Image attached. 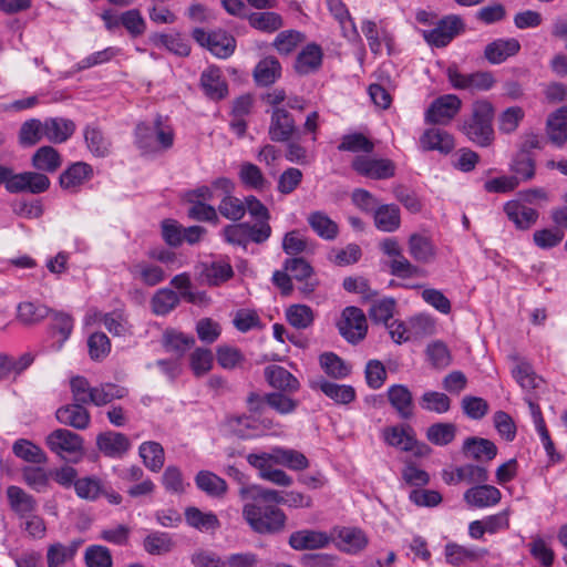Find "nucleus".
<instances>
[{
    "mask_svg": "<svg viewBox=\"0 0 567 567\" xmlns=\"http://www.w3.org/2000/svg\"><path fill=\"white\" fill-rule=\"evenodd\" d=\"M377 229L383 233H393L401 226V213L395 204L380 205L373 213Z\"/></svg>",
    "mask_w": 567,
    "mask_h": 567,
    "instance_id": "obj_31",
    "label": "nucleus"
},
{
    "mask_svg": "<svg viewBox=\"0 0 567 567\" xmlns=\"http://www.w3.org/2000/svg\"><path fill=\"white\" fill-rule=\"evenodd\" d=\"M352 168L359 174L372 179H388L395 175L396 166L389 158H373L369 156H355Z\"/></svg>",
    "mask_w": 567,
    "mask_h": 567,
    "instance_id": "obj_9",
    "label": "nucleus"
},
{
    "mask_svg": "<svg viewBox=\"0 0 567 567\" xmlns=\"http://www.w3.org/2000/svg\"><path fill=\"white\" fill-rule=\"evenodd\" d=\"M319 389L338 404H349L355 399V391L351 385L322 381Z\"/></svg>",
    "mask_w": 567,
    "mask_h": 567,
    "instance_id": "obj_53",
    "label": "nucleus"
},
{
    "mask_svg": "<svg viewBox=\"0 0 567 567\" xmlns=\"http://www.w3.org/2000/svg\"><path fill=\"white\" fill-rule=\"evenodd\" d=\"M140 456L143 458V462L146 467H148L153 472H158L164 465V449L157 442L150 441L141 444Z\"/></svg>",
    "mask_w": 567,
    "mask_h": 567,
    "instance_id": "obj_49",
    "label": "nucleus"
},
{
    "mask_svg": "<svg viewBox=\"0 0 567 567\" xmlns=\"http://www.w3.org/2000/svg\"><path fill=\"white\" fill-rule=\"evenodd\" d=\"M192 35L200 47L208 49L219 59L229 58L236 48L234 37L221 30L207 32L202 28H196Z\"/></svg>",
    "mask_w": 567,
    "mask_h": 567,
    "instance_id": "obj_5",
    "label": "nucleus"
},
{
    "mask_svg": "<svg viewBox=\"0 0 567 567\" xmlns=\"http://www.w3.org/2000/svg\"><path fill=\"white\" fill-rule=\"evenodd\" d=\"M504 212L519 229H528L538 218V213L532 207L523 205L519 200H509L504 205Z\"/></svg>",
    "mask_w": 567,
    "mask_h": 567,
    "instance_id": "obj_29",
    "label": "nucleus"
},
{
    "mask_svg": "<svg viewBox=\"0 0 567 567\" xmlns=\"http://www.w3.org/2000/svg\"><path fill=\"white\" fill-rule=\"evenodd\" d=\"M233 275L234 271L230 264L225 261L205 264L202 271L203 280L209 286H218L230 279Z\"/></svg>",
    "mask_w": 567,
    "mask_h": 567,
    "instance_id": "obj_46",
    "label": "nucleus"
},
{
    "mask_svg": "<svg viewBox=\"0 0 567 567\" xmlns=\"http://www.w3.org/2000/svg\"><path fill=\"white\" fill-rule=\"evenodd\" d=\"M463 30L464 23L458 16H447L435 23L434 29L423 30L422 35L430 45L443 48Z\"/></svg>",
    "mask_w": 567,
    "mask_h": 567,
    "instance_id": "obj_8",
    "label": "nucleus"
},
{
    "mask_svg": "<svg viewBox=\"0 0 567 567\" xmlns=\"http://www.w3.org/2000/svg\"><path fill=\"white\" fill-rule=\"evenodd\" d=\"M127 394V389L113 383H104L93 388L90 402L96 406L111 403L114 400L123 399Z\"/></svg>",
    "mask_w": 567,
    "mask_h": 567,
    "instance_id": "obj_45",
    "label": "nucleus"
},
{
    "mask_svg": "<svg viewBox=\"0 0 567 567\" xmlns=\"http://www.w3.org/2000/svg\"><path fill=\"white\" fill-rule=\"evenodd\" d=\"M32 166L40 173H54L62 165V157L53 146H41L31 158Z\"/></svg>",
    "mask_w": 567,
    "mask_h": 567,
    "instance_id": "obj_34",
    "label": "nucleus"
},
{
    "mask_svg": "<svg viewBox=\"0 0 567 567\" xmlns=\"http://www.w3.org/2000/svg\"><path fill=\"white\" fill-rule=\"evenodd\" d=\"M388 400L401 419L409 420L413 416V398L405 385H391L388 389Z\"/></svg>",
    "mask_w": 567,
    "mask_h": 567,
    "instance_id": "obj_27",
    "label": "nucleus"
},
{
    "mask_svg": "<svg viewBox=\"0 0 567 567\" xmlns=\"http://www.w3.org/2000/svg\"><path fill=\"white\" fill-rule=\"evenodd\" d=\"M463 498L470 507L486 508L497 505L502 499V493L493 485L477 483L465 491Z\"/></svg>",
    "mask_w": 567,
    "mask_h": 567,
    "instance_id": "obj_14",
    "label": "nucleus"
},
{
    "mask_svg": "<svg viewBox=\"0 0 567 567\" xmlns=\"http://www.w3.org/2000/svg\"><path fill=\"white\" fill-rule=\"evenodd\" d=\"M128 271L134 280L150 287L163 282L166 278L162 267L145 260L134 262L130 266Z\"/></svg>",
    "mask_w": 567,
    "mask_h": 567,
    "instance_id": "obj_26",
    "label": "nucleus"
},
{
    "mask_svg": "<svg viewBox=\"0 0 567 567\" xmlns=\"http://www.w3.org/2000/svg\"><path fill=\"white\" fill-rule=\"evenodd\" d=\"M463 453L478 462H488L496 456L497 447L487 439L468 437L464 441Z\"/></svg>",
    "mask_w": 567,
    "mask_h": 567,
    "instance_id": "obj_33",
    "label": "nucleus"
},
{
    "mask_svg": "<svg viewBox=\"0 0 567 567\" xmlns=\"http://www.w3.org/2000/svg\"><path fill=\"white\" fill-rule=\"evenodd\" d=\"M296 128L291 114L282 109L275 107L271 112L268 134L274 142H286L293 134Z\"/></svg>",
    "mask_w": 567,
    "mask_h": 567,
    "instance_id": "obj_15",
    "label": "nucleus"
},
{
    "mask_svg": "<svg viewBox=\"0 0 567 567\" xmlns=\"http://www.w3.org/2000/svg\"><path fill=\"white\" fill-rule=\"evenodd\" d=\"M275 464L282 465L292 471H302L309 467V461L305 454L292 449L276 446Z\"/></svg>",
    "mask_w": 567,
    "mask_h": 567,
    "instance_id": "obj_43",
    "label": "nucleus"
},
{
    "mask_svg": "<svg viewBox=\"0 0 567 567\" xmlns=\"http://www.w3.org/2000/svg\"><path fill=\"white\" fill-rule=\"evenodd\" d=\"M546 134L548 140L558 147L567 142V106L556 110L548 116Z\"/></svg>",
    "mask_w": 567,
    "mask_h": 567,
    "instance_id": "obj_28",
    "label": "nucleus"
},
{
    "mask_svg": "<svg viewBox=\"0 0 567 567\" xmlns=\"http://www.w3.org/2000/svg\"><path fill=\"white\" fill-rule=\"evenodd\" d=\"M265 378L268 383L278 390L296 392L300 383L288 370L280 365H269L265 369Z\"/></svg>",
    "mask_w": 567,
    "mask_h": 567,
    "instance_id": "obj_35",
    "label": "nucleus"
},
{
    "mask_svg": "<svg viewBox=\"0 0 567 567\" xmlns=\"http://www.w3.org/2000/svg\"><path fill=\"white\" fill-rule=\"evenodd\" d=\"M339 331L349 342L361 341L367 334V319L363 311L357 307H347L338 323Z\"/></svg>",
    "mask_w": 567,
    "mask_h": 567,
    "instance_id": "obj_10",
    "label": "nucleus"
},
{
    "mask_svg": "<svg viewBox=\"0 0 567 567\" xmlns=\"http://www.w3.org/2000/svg\"><path fill=\"white\" fill-rule=\"evenodd\" d=\"M281 74V66L277 59L268 56L262 59L254 70V78L259 85L272 84Z\"/></svg>",
    "mask_w": 567,
    "mask_h": 567,
    "instance_id": "obj_44",
    "label": "nucleus"
},
{
    "mask_svg": "<svg viewBox=\"0 0 567 567\" xmlns=\"http://www.w3.org/2000/svg\"><path fill=\"white\" fill-rule=\"evenodd\" d=\"M322 62V51L317 44H308L297 56L295 69L299 74L316 71Z\"/></svg>",
    "mask_w": 567,
    "mask_h": 567,
    "instance_id": "obj_39",
    "label": "nucleus"
},
{
    "mask_svg": "<svg viewBox=\"0 0 567 567\" xmlns=\"http://www.w3.org/2000/svg\"><path fill=\"white\" fill-rule=\"evenodd\" d=\"M44 138V121L30 118L22 123L19 130V143L22 146H33Z\"/></svg>",
    "mask_w": 567,
    "mask_h": 567,
    "instance_id": "obj_51",
    "label": "nucleus"
},
{
    "mask_svg": "<svg viewBox=\"0 0 567 567\" xmlns=\"http://www.w3.org/2000/svg\"><path fill=\"white\" fill-rule=\"evenodd\" d=\"M200 85L206 95L212 100H221L228 93L221 71L216 66H210L202 73Z\"/></svg>",
    "mask_w": 567,
    "mask_h": 567,
    "instance_id": "obj_30",
    "label": "nucleus"
},
{
    "mask_svg": "<svg viewBox=\"0 0 567 567\" xmlns=\"http://www.w3.org/2000/svg\"><path fill=\"white\" fill-rule=\"evenodd\" d=\"M285 270L298 281H306L301 287V291L310 293L316 288V282L308 281L312 275V267L303 258H292L285 262Z\"/></svg>",
    "mask_w": 567,
    "mask_h": 567,
    "instance_id": "obj_40",
    "label": "nucleus"
},
{
    "mask_svg": "<svg viewBox=\"0 0 567 567\" xmlns=\"http://www.w3.org/2000/svg\"><path fill=\"white\" fill-rule=\"evenodd\" d=\"M16 456L29 463L44 464L48 462V456L44 451L38 445L28 440H18L12 446Z\"/></svg>",
    "mask_w": 567,
    "mask_h": 567,
    "instance_id": "obj_50",
    "label": "nucleus"
},
{
    "mask_svg": "<svg viewBox=\"0 0 567 567\" xmlns=\"http://www.w3.org/2000/svg\"><path fill=\"white\" fill-rule=\"evenodd\" d=\"M494 106L487 100H477L472 104L471 113L460 125V131L474 144L487 147L494 141Z\"/></svg>",
    "mask_w": 567,
    "mask_h": 567,
    "instance_id": "obj_1",
    "label": "nucleus"
},
{
    "mask_svg": "<svg viewBox=\"0 0 567 567\" xmlns=\"http://www.w3.org/2000/svg\"><path fill=\"white\" fill-rule=\"evenodd\" d=\"M93 176V168L84 162H76L68 167L60 176L62 188L76 192L78 188Z\"/></svg>",
    "mask_w": 567,
    "mask_h": 567,
    "instance_id": "obj_24",
    "label": "nucleus"
},
{
    "mask_svg": "<svg viewBox=\"0 0 567 567\" xmlns=\"http://www.w3.org/2000/svg\"><path fill=\"white\" fill-rule=\"evenodd\" d=\"M319 361L323 371L334 379L346 378L350 373V367L332 352L321 354Z\"/></svg>",
    "mask_w": 567,
    "mask_h": 567,
    "instance_id": "obj_58",
    "label": "nucleus"
},
{
    "mask_svg": "<svg viewBox=\"0 0 567 567\" xmlns=\"http://www.w3.org/2000/svg\"><path fill=\"white\" fill-rule=\"evenodd\" d=\"M83 134L86 146L93 155L104 157L110 153L111 143L99 127L86 125Z\"/></svg>",
    "mask_w": 567,
    "mask_h": 567,
    "instance_id": "obj_47",
    "label": "nucleus"
},
{
    "mask_svg": "<svg viewBox=\"0 0 567 567\" xmlns=\"http://www.w3.org/2000/svg\"><path fill=\"white\" fill-rule=\"evenodd\" d=\"M383 439L386 444L405 452H412L416 456H424L430 452L426 444L416 440L415 432L409 424L385 427Z\"/></svg>",
    "mask_w": 567,
    "mask_h": 567,
    "instance_id": "obj_4",
    "label": "nucleus"
},
{
    "mask_svg": "<svg viewBox=\"0 0 567 567\" xmlns=\"http://www.w3.org/2000/svg\"><path fill=\"white\" fill-rule=\"evenodd\" d=\"M456 425L453 423H434L426 430V439L434 445L445 446L454 441Z\"/></svg>",
    "mask_w": 567,
    "mask_h": 567,
    "instance_id": "obj_55",
    "label": "nucleus"
},
{
    "mask_svg": "<svg viewBox=\"0 0 567 567\" xmlns=\"http://www.w3.org/2000/svg\"><path fill=\"white\" fill-rule=\"evenodd\" d=\"M174 543L166 533H151L144 539V549L151 555H163L172 550Z\"/></svg>",
    "mask_w": 567,
    "mask_h": 567,
    "instance_id": "obj_63",
    "label": "nucleus"
},
{
    "mask_svg": "<svg viewBox=\"0 0 567 567\" xmlns=\"http://www.w3.org/2000/svg\"><path fill=\"white\" fill-rule=\"evenodd\" d=\"M84 558L87 567H112L113 564L111 551L101 545L87 547Z\"/></svg>",
    "mask_w": 567,
    "mask_h": 567,
    "instance_id": "obj_64",
    "label": "nucleus"
},
{
    "mask_svg": "<svg viewBox=\"0 0 567 567\" xmlns=\"http://www.w3.org/2000/svg\"><path fill=\"white\" fill-rule=\"evenodd\" d=\"M420 146L423 151H437L443 154L454 148L453 136L437 127L425 130L420 137Z\"/></svg>",
    "mask_w": 567,
    "mask_h": 567,
    "instance_id": "obj_22",
    "label": "nucleus"
},
{
    "mask_svg": "<svg viewBox=\"0 0 567 567\" xmlns=\"http://www.w3.org/2000/svg\"><path fill=\"white\" fill-rule=\"evenodd\" d=\"M243 517L257 534H276L285 528L286 515L275 504L246 503Z\"/></svg>",
    "mask_w": 567,
    "mask_h": 567,
    "instance_id": "obj_2",
    "label": "nucleus"
},
{
    "mask_svg": "<svg viewBox=\"0 0 567 567\" xmlns=\"http://www.w3.org/2000/svg\"><path fill=\"white\" fill-rule=\"evenodd\" d=\"M187 524L200 532L216 530L220 527L218 517L212 513H205L197 507H188L185 511Z\"/></svg>",
    "mask_w": 567,
    "mask_h": 567,
    "instance_id": "obj_42",
    "label": "nucleus"
},
{
    "mask_svg": "<svg viewBox=\"0 0 567 567\" xmlns=\"http://www.w3.org/2000/svg\"><path fill=\"white\" fill-rule=\"evenodd\" d=\"M487 554L488 550L485 548L466 547L455 543H450L445 546V558L452 566H461L466 563L477 561Z\"/></svg>",
    "mask_w": 567,
    "mask_h": 567,
    "instance_id": "obj_25",
    "label": "nucleus"
},
{
    "mask_svg": "<svg viewBox=\"0 0 567 567\" xmlns=\"http://www.w3.org/2000/svg\"><path fill=\"white\" fill-rule=\"evenodd\" d=\"M509 358L513 361L512 375L527 395L529 396L539 390L544 380L535 373L530 363L518 355H511Z\"/></svg>",
    "mask_w": 567,
    "mask_h": 567,
    "instance_id": "obj_13",
    "label": "nucleus"
},
{
    "mask_svg": "<svg viewBox=\"0 0 567 567\" xmlns=\"http://www.w3.org/2000/svg\"><path fill=\"white\" fill-rule=\"evenodd\" d=\"M339 151H347L352 153H372L374 144L362 133H351L342 137L338 146Z\"/></svg>",
    "mask_w": 567,
    "mask_h": 567,
    "instance_id": "obj_60",
    "label": "nucleus"
},
{
    "mask_svg": "<svg viewBox=\"0 0 567 567\" xmlns=\"http://www.w3.org/2000/svg\"><path fill=\"white\" fill-rule=\"evenodd\" d=\"M420 405L425 411L442 414L450 410L451 400L442 392L427 391L421 396Z\"/></svg>",
    "mask_w": 567,
    "mask_h": 567,
    "instance_id": "obj_61",
    "label": "nucleus"
},
{
    "mask_svg": "<svg viewBox=\"0 0 567 567\" xmlns=\"http://www.w3.org/2000/svg\"><path fill=\"white\" fill-rule=\"evenodd\" d=\"M520 50L518 40L497 39L485 47L484 56L492 64H501L508 58L516 55Z\"/></svg>",
    "mask_w": 567,
    "mask_h": 567,
    "instance_id": "obj_21",
    "label": "nucleus"
},
{
    "mask_svg": "<svg viewBox=\"0 0 567 567\" xmlns=\"http://www.w3.org/2000/svg\"><path fill=\"white\" fill-rule=\"evenodd\" d=\"M307 221L310 225L311 229L321 238L326 240H333L337 238L339 234V227L336 221H333L327 214L323 212L317 210L312 212L308 215Z\"/></svg>",
    "mask_w": 567,
    "mask_h": 567,
    "instance_id": "obj_36",
    "label": "nucleus"
},
{
    "mask_svg": "<svg viewBox=\"0 0 567 567\" xmlns=\"http://www.w3.org/2000/svg\"><path fill=\"white\" fill-rule=\"evenodd\" d=\"M96 321H102L105 328L114 336H125L130 332V326L126 317L121 311H113L110 313H101L94 311L87 315L85 322L91 324Z\"/></svg>",
    "mask_w": 567,
    "mask_h": 567,
    "instance_id": "obj_32",
    "label": "nucleus"
},
{
    "mask_svg": "<svg viewBox=\"0 0 567 567\" xmlns=\"http://www.w3.org/2000/svg\"><path fill=\"white\" fill-rule=\"evenodd\" d=\"M410 256L417 262L430 264L436 258L437 248L427 235L413 233L408 239Z\"/></svg>",
    "mask_w": 567,
    "mask_h": 567,
    "instance_id": "obj_17",
    "label": "nucleus"
},
{
    "mask_svg": "<svg viewBox=\"0 0 567 567\" xmlns=\"http://www.w3.org/2000/svg\"><path fill=\"white\" fill-rule=\"evenodd\" d=\"M179 303L178 295L172 289H159L151 300L153 312L157 316H165Z\"/></svg>",
    "mask_w": 567,
    "mask_h": 567,
    "instance_id": "obj_54",
    "label": "nucleus"
},
{
    "mask_svg": "<svg viewBox=\"0 0 567 567\" xmlns=\"http://www.w3.org/2000/svg\"><path fill=\"white\" fill-rule=\"evenodd\" d=\"M96 446L107 457H121L131 449V442L123 433L107 431L97 435Z\"/></svg>",
    "mask_w": 567,
    "mask_h": 567,
    "instance_id": "obj_18",
    "label": "nucleus"
},
{
    "mask_svg": "<svg viewBox=\"0 0 567 567\" xmlns=\"http://www.w3.org/2000/svg\"><path fill=\"white\" fill-rule=\"evenodd\" d=\"M135 136L138 147L146 153L167 151L174 144V131L163 124L161 116L153 124H138Z\"/></svg>",
    "mask_w": 567,
    "mask_h": 567,
    "instance_id": "obj_3",
    "label": "nucleus"
},
{
    "mask_svg": "<svg viewBox=\"0 0 567 567\" xmlns=\"http://www.w3.org/2000/svg\"><path fill=\"white\" fill-rule=\"evenodd\" d=\"M80 543L73 542L69 545L54 543L48 547L47 563L48 567H62L75 556Z\"/></svg>",
    "mask_w": 567,
    "mask_h": 567,
    "instance_id": "obj_41",
    "label": "nucleus"
},
{
    "mask_svg": "<svg viewBox=\"0 0 567 567\" xmlns=\"http://www.w3.org/2000/svg\"><path fill=\"white\" fill-rule=\"evenodd\" d=\"M75 123L65 117H48L44 120V138L53 144L66 142L75 132Z\"/></svg>",
    "mask_w": 567,
    "mask_h": 567,
    "instance_id": "obj_19",
    "label": "nucleus"
},
{
    "mask_svg": "<svg viewBox=\"0 0 567 567\" xmlns=\"http://www.w3.org/2000/svg\"><path fill=\"white\" fill-rule=\"evenodd\" d=\"M462 107L461 99L455 94L436 97L424 113V121L434 125H447L458 114Z\"/></svg>",
    "mask_w": 567,
    "mask_h": 567,
    "instance_id": "obj_7",
    "label": "nucleus"
},
{
    "mask_svg": "<svg viewBox=\"0 0 567 567\" xmlns=\"http://www.w3.org/2000/svg\"><path fill=\"white\" fill-rule=\"evenodd\" d=\"M511 171L514 173L513 177H518L520 182H527L535 176V159L525 153H517L511 164Z\"/></svg>",
    "mask_w": 567,
    "mask_h": 567,
    "instance_id": "obj_57",
    "label": "nucleus"
},
{
    "mask_svg": "<svg viewBox=\"0 0 567 567\" xmlns=\"http://www.w3.org/2000/svg\"><path fill=\"white\" fill-rule=\"evenodd\" d=\"M446 75L455 90H466L472 93L488 91L496 82L491 72L481 71L463 74L454 65L447 68Z\"/></svg>",
    "mask_w": 567,
    "mask_h": 567,
    "instance_id": "obj_6",
    "label": "nucleus"
},
{
    "mask_svg": "<svg viewBox=\"0 0 567 567\" xmlns=\"http://www.w3.org/2000/svg\"><path fill=\"white\" fill-rule=\"evenodd\" d=\"M338 538L339 546L348 553H357L363 549L368 544L364 533L361 529L352 527L342 528L338 534Z\"/></svg>",
    "mask_w": 567,
    "mask_h": 567,
    "instance_id": "obj_52",
    "label": "nucleus"
},
{
    "mask_svg": "<svg viewBox=\"0 0 567 567\" xmlns=\"http://www.w3.org/2000/svg\"><path fill=\"white\" fill-rule=\"evenodd\" d=\"M331 539L326 532L302 529L290 535L289 545L296 550H313L327 547Z\"/></svg>",
    "mask_w": 567,
    "mask_h": 567,
    "instance_id": "obj_16",
    "label": "nucleus"
},
{
    "mask_svg": "<svg viewBox=\"0 0 567 567\" xmlns=\"http://www.w3.org/2000/svg\"><path fill=\"white\" fill-rule=\"evenodd\" d=\"M196 486L212 497H223L227 492V483L210 471H200L195 477Z\"/></svg>",
    "mask_w": 567,
    "mask_h": 567,
    "instance_id": "obj_37",
    "label": "nucleus"
},
{
    "mask_svg": "<svg viewBox=\"0 0 567 567\" xmlns=\"http://www.w3.org/2000/svg\"><path fill=\"white\" fill-rule=\"evenodd\" d=\"M7 497L10 508L20 517L33 514L38 508L37 499L19 486L11 485L7 488Z\"/></svg>",
    "mask_w": 567,
    "mask_h": 567,
    "instance_id": "obj_23",
    "label": "nucleus"
},
{
    "mask_svg": "<svg viewBox=\"0 0 567 567\" xmlns=\"http://www.w3.org/2000/svg\"><path fill=\"white\" fill-rule=\"evenodd\" d=\"M50 310L43 305L22 302L18 306V318L24 324H34L47 318Z\"/></svg>",
    "mask_w": 567,
    "mask_h": 567,
    "instance_id": "obj_62",
    "label": "nucleus"
},
{
    "mask_svg": "<svg viewBox=\"0 0 567 567\" xmlns=\"http://www.w3.org/2000/svg\"><path fill=\"white\" fill-rule=\"evenodd\" d=\"M56 420L64 425L76 430H85L91 422L89 411L81 403H72L61 406L55 413Z\"/></svg>",
    "mask_w": 567,
    "mask_h": 567,
    "instance_id": "obj_20",
    "label": "nucleus"
},
{
    "mask_svg": "<svg viewBox=\"0 0 567 567\" xmlns=\"http://www.w3.org/2000/svg\"><path fill=\"white\" fill-rule=\"evenodd\" d=\"M45 444L51 452L61 457L82 453L83 451V439L66 429H56L51 432L45 439Z\"/></svg>",
    "mask_w": 567,
    "mask_h": 567,
    "instance_id": "obj_11",
    "label": "nucleus"
},
{
    "mask_svg": "<svg viewBox=\"0 0 567 567\" xmlns=\"http://www.w3.org/2000/svg\"><path fill=\"white\" fill-rule=\"evenodd\" d=\"M286 319L293 328L307 329L313 322V311L306 305H292L286 310Z\"/></svg>",
    "mask_w": 567,
    "mask_h": 567,
    "instance_id": "obj_56",
    "label": "nucleus"
},
{
    "mask_svg": "<svg viewBox=\"0 0 567 567\" xmlns=\"http://www.w3.org/2000/svg\"><path fill=\"white\" fill-rule=\"evenodd\" d=\"M194 342L195 340L193 337L186 336L176 330H167L163 337L165 349L179 355L187 351Z\"/></svg>",
    "mask_w": 567,
    "mask_h": 567,
    "instance_id": "obj_59",
    "label": "nucleus"
},
{
    "mask_svg": "<svg viewBox=\"0 0 567 567\" xmlns=\"http://www.w3.org/2000/svg\"><path fill=\"white\" fill-rule=\"evenodd\" d=\"M51 182L49 177L40 172L16 173L13 182L9 186V193H31L41 194L49 189Z\"/></svg>",
    "mask_w": 567,
    "mask_h": 567,
    "instance_id": "obj_12",
    "label": "nucleus"
},
{
    "mask_svg": "<svg viewBox=\"0 0 567 567\" xmlns=\"http://www.w3.org/2000/svg\"><path fill=\"white\" fill-rule=\"evenodd\" d=\"M247 19L250 27L266 33H272L282 27V18L272 11L252 12Z\"/></svg>",
    "mask_w": 567,
    "mask_h": 567,
    "instance_id": "obj_48",
    "label": "nucleus"
},
{
    "mask_svg": "<svg viewBox=\"0 0 567 567\" xmlns=\"http://www.w3.org/2000/svg\"><path fill=\"white\" fill-rule=\"evenodd\" d=\"M239 496L243 501L250 499V503H275L282 504L284 496L278 491L264 488L259 485H243L239 488Z\"/></svg>",
    "mask_w": 567,
    "mask_h": 567,
    "instance_id": "obj_38",
    "label": "nucleus"
}]
</instances>
